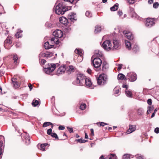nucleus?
Wrapping results in <instances>:
<instances>
[{
  "label": "nucleus",
  "instance_id": "obj_8",
  "mask_svg": "<svg viewBox=\"0 0 159 159\" xmlns=\"http://www.w3.org/2000/svg\"><path fill=\"white\" fill-rule=\"evenodd\" d=\"M102 47L107 51L111 50V43L109 40L105 41L102 44Z\"/></svg>",
  "mask_w": 159,
  "mask_h": 159
},
{
  "label": "nucleus",
  "instance_id": "obj_64",
  "mask_svg": "<svg viewBox=\"0 0 159 159\" xmlns=\"http://www.w3.org/2000/svg\"><path fill=\"white\" fill-rule=\"evenodd\" d=\"M122 87L124 88H125L127 89L128 88V85H122Z\"/></svg>",
  "mask_w": 159,
  "mask_h": 159
},
{
  "label": "nucleus",
  "instance_id": "obj_57",
  "mask_svg": "<svg viewBox=\"0 0 159 159\" xmlns=\"http://www.w3.org/2000/svg\"><path fill=\"white\" fill-rule=\"evenodd\" d=\"M117 13L120 16L123 15V13L121 11H119L117 12Z\"/></svg>",
  "mask_w": 159,
  "mask_h": 159
},
{
  "label": "nucleus",
  "instance_id": "obj_17",
  "mask_svg": "<svg viewBox=\"0 0 159 159\" xmlns=\"http://www.w3.org/2000/svg\"><path fill=\"white\" fill-rule=\"evenodd\" d=\"M123 33L125 34L127 38L129 39L132 40L133 39V36L132 33L128 31H124Z\"/></svg>",
  "mask_w": 159,
  "mask_h": 159
},
{
  "label": "nucleus",
  "instance_id": "obj_6",
  "mask_svg": "<svg viewBox=\"0 0 159 159\" xmlns=\"http://www.w3.org/2000/svg\"><path fill=\"white\" fill-rule=\"evenodd\" d=\"M92 63L93 66L96 68H98L101 66L102 61L99 57H95L93 58L92 60Z\"/></svg>",
  "mask_w": 159,
  "mask_h": 159
},
{
  "label": "nucleus",
  "instance_id": "obj_7",
  "mask_svg": "<svg viewBox=\"0 0 159 159\" xmlns=\"http://www.w3.org/2000/svg\"><path fill=\"white\" fill-rule=\"evenodd\" d=\"M126 78L130 82L135 81L137 79V76L136 74L134 72H129L128 73Z\"/></svg>",
  "mask_w": 159,
  "mask_h": 159
},
{
  "label": "nucleus",
  "instance_id": "obj_41",
  "mask_svg": "<svg viewBox=\"0 0 159 159\" xmlns=\"http://www.w3.org/2000/svg\"><path fill=\"white\" fill-rule=\"evenodd\" d=\"M96 124L99 126H104L105 125H107V124L103 122H98Z\"/></svg>",
  "mask_w": 159,
  "mask_h": 159
},
{
  "label": "nucleus",
  "instance_id": "obj_35",
  "mask_svg": "<svg viewBox=\"0 0 159 159\" xmlns=\"http://www.w3.org/2000/svg\"><path fill=\"white\" fill-rule=\"evenodd\" d=\"M120 88H119V87H116L114 89V91L115 93L116 94H118L120 92Z\"/></svg>",
  "mask_w": 159,
  "mask_h": 159
},
{
  "label": "nucleus",
  "instance_id": "obj_55",
  "mask_svg": "<svg viewBox=\"0 0 159 159\" xmlns=\"http://www.w3.org/2000/svg\"><path fill=\"white\" fill-rule=\"evenodd\" d=\"M90 135L92 136H93L94 135V130L93 129H90Z\"/></svg>",
  "mask_w": 159,
  "mask_h": 159
},
{
  "label": "nucleus",
  "instance_id": "obj_9",
  "mask_svg": "<svg viewBox=\"0 0 159 159\" xmlns=\"http://www.w3.org/2000/svg\"><path fill=\"white\" fill-rule=\"evenodd\" d=\"M155 23V19L153 18H148L145 22V26L148 28L151 27Z\"/></svg>",
  "mask_w": 159,
  "mask_h": 159
},
{
  "label": "nucleus",
  "instance_id": "obj_32",
  "mask_svg": "<svg viewBox=\"0 0 159 159\" xmlns=\"http://www.w3.org/2000/svg\"><path fill=\"white\" fill-rule=\"evenodd\" d=\"M125 44L126 47L129 49H130L131 48V44L130 42L128 41H125Z\"/></svg>",
  "mask_w": 159,
  "mask_h": 159
},
{
  "label": "nucleus",
  "instance_id": "obj_26",
  "mask_svg": "<svg viewBox=\"0 0 159 159\" xmlns=\"http://www.w3.org/2000/svg\"><path fill=\"white\" fill-rule=\"evenodd\" d=\"M117 78L118 80H126L127 79L125 76L122 74H119L118 75Z\"/></svg>",
  "mask_w": 159,
  "mask_h": 159
},
{
  "label": "nucleus",
  "instance_id": "obj_60",
  "mask_svg": "<svg viewBox=\"0 0 159 159\" xmlns=\"http://www.w3.org/2000/svg\"><path fill=\"white\" fill-rule=\"evenodd\" d=\"M106 65L105 64H104V63L102 64V70H106Z\"/></svg>",
  "mask_w": 159,
  "mask_h": 159
},
{
  "label": "nucleus",
  "instance_id": "obj_37",
  "mask_svg": "<svg viewBox=\"0 0 159 159\" xmlns=\"http://www.w3.org/2000/svg\"><path fill=\"white\" fill-rule=\"evenodd\" d=\"M85 15L87 17L90 18L92 16V14L90 11H86Z\"/></svg>",
  "mask_w": 159,
  "mask_h": 159
},
{
  "label": "nucleus",
  "instance_id": "obj_30",
  "mask_svg": "<svg viewBox=\"0 0 159 159\" xmlns=\"http://www.w3.org/2000/svg\"><path fill=\"white\" fill-rule=\"evenodd\" d=\"M75 142L76 143H78L79 142L80 143H85L86 142H87V140H83L81 139H76L75 140Z\"/></svg>",
  "mask_w": 159,
  "mask_h": 159
},
{
  "label": "nucleus",
  "instance_id": "obj_45",
  "mask_svg": "<svg viewBox=\"0 0 159 159\" xmlns=\"http://www.w3.org/2000/svg\"><path fill=\"white\" fill-rule=\"evenodd\" d=\"M116 156L115 154H111L110 156L109 159H116Z\"/></svg>",
  "mask_w": 159,
  "mask_h": 159
},
{
  "label": "nucleus",
  "instance_id": "obj_61",
  "mask_svg": "<svg viewBox=\"0 0 159 159\" xmlns=\"http://www.w3.org/2000/svg\"><path fill=\"white\" fill-rule=\"evenodd\" d=\"M87 72L88 73L90 74L92 73V70L90 68H88L87 70Z\"/></svg>",
  "mask_w": 159,
  "mask_h": 159
},
{
  "label": "nucleus",
  "instance_id": "obj_38",
  "mask_svg": "<svg viewBox=\"0 0 159 159\" xmlns=\"http://www.w3.org/2000/svg\"><path fill=\"white\" fill-rule=\"evenodd\" d=\"M154 107L153 106H151L148 107V110L147 111L148 114H149L151 111H152L154 109Z\"/></svg>",
  "mask_w": 159,
  "mask_h": 159
},
{
  "label": "nucleus",
  "instance_id": "obj_46",
  "mask_svg": "<svg viewBox=\"0 0 159 159\" xmlns=\"http://www.w3.org/2000/svg\"><path fill=\"white\" fill-rule=\"evenodd\" d=\"M46 54L47 58L52 57L53 55V53L52 52H47Z\"/></svg>",
  "mask_w": 159,
  "mask_h": 159
},
{
  "label": "nucleus",
  "instance_id": "obj_24",
  "mask_svg": "<svg viewBox=\"0 0 159 159\" xmlns=\"http://www.w3.org/2000/svg\"><path fill=\"white\" fill-rule=\"evenodd\" d=\"M84 84H85L87 86L89 87H90L92 85V83L90 80L89 79L86 78L85 80V83Z\"/></svg>",
  "mask_w": 159,
  "mask_h": 159
},
{
  "label": "nucleus",
  "instance_id": "obj_36",
  "mask_svg": "<svg viewBox=\"0 0 159 159\" xmlns=\"http://www.w3.org/2000/svg\"><path fill=\"white\" fill-rule=\"evenodd\" d=\"M139 48L137 45H134L133 48L132 50L134 52L136 53L138 50Z\"/></svg>",
  "mask_w": 159,
  "mask_h": 159
},
{
  "label": "nucleus",
  "instance_id": "obj_31",
  "mask_svg": "<svg viewBox=\"0 0 159 159\" xmlns=\"http://www.w3.org/2000/svg\"><path fill=\"white\" fill-rule=\"evenodd\" d=\"M118 8V6L117 4L114 5L112 7H111L110 8L111 10L112 11H115L117 10Z\"/></svg>",
  "mask_w": 159,
  "mask_h": 159
},
{
  "label": "nucleus",
  "instance_id": "obj_49",
  "mask_svg": "<svg viewBox=\"0 0 159 159\" xmlns=\"http://www.w3.org/2000/svg\"><path fill=\"white\" fill-rule=\"evenodd\" d=\"M67 129L68 130L70 133L73 132V129L72 128H70L69 127H67Z\"/></svg>",
  "mask_w": 159,
  "mask_h": 159
},
{
  "label": "nucleus",
  "instance_id": "obj_43",
  "mask_svg": "<svg viewBox=\"0 0 159 159\" xmlns=\"http://www.w3.org/2000/svg\"><path fill=\"white\" fill-rule=\"evenodd\" d=\"M51 136L55 138L56 139H57L58 140L59 139L57 135V134L55 133H52L51 135Z\"/></svg>",
  "mask_w": 159,
  "mask_h": 159
},
{
  "label": "nucleus",
  "instance_id": "obj_51",
  "mask_svg": "<svg viewBox=\"0 0 159 159\" xmlns=\"http://www.w3.org/2000/svg\"><path fill=\"white\" fill-rule=\"evenodd\" d=\"M159 6V4L158 2H155L153 3V7L154 8H157Z\"/></svg>",
  "mask_w": 159,
  "mask_h": 159
},
{
  "label": "nucleus",
  "instance_id": "obj_28",
  "mask_svg": "<svg viewBox=\"0 0 159 159\" xmlns=\"http://www.w3.org/2000/svg\"><path fill=\"white\" fill-rule=\"evenodd\" d=\"M101 30V29L100 26H96L95 27V29L94 31V32L95 34H97L98 33L100 32Z\"/></svg>",
  "mask_w": 159,
  "mask_h": 159
},
{
  "label": "nucleus",
  "instance_id": "obj_16",
  "mask_svg": "<svg viewBox=\"0 0 159 159\" xmlns=\"http://www.w3.org/2000/svg\"><path fill=\"white\" fill-rule=\"evenodd\" d=\"M74 53L78 55V58H81L80 59L81 61L83 59V54L82 51L78 49H76Z\"/></svg>",
  "mask_w": 159,
  "mask_h": 159
},
{
  "label": "nucleus",
  "instance_id": "obj_15",
  "mask_svg": "<svg viewBox=\"0 0 159 159\" xmlns=\"http://www.w3.org/2000/svg\"><path fill=\"white\" fill-rule=\"evenodd\" d=\"M66 72L68 74H70L72 72H74L76 70L75 67L72 65H70L66 67Z\"/></svg>",
  "mask_w": 159,
  "mask_h": 159
},
{
  "label": "nucleus",
  "instance_id": "obj_2",
  "mask_svg": "<svg viewBox=\"0 0 159 159\" xmlns=\"http://www.w3.org/2000/svg\"><path fill=\"white\" fill-rule=\"evenodd\" d=\"M60 42L57 39L52 38L49 40V42H47L44 44V47L46 49H49L52 48L54 44H58Z\"/></svg>",
  "mask_w": 159,
  "mask_h": 159
},
{
  "label": "nucleus",
  "instance_id": "obj_39",
  "mask_svg": "<svg viewBox=\"0 0 159 159\" xmlns=\"http://www.w3.org/2000/svg\"><path fill=\"white\" fill-rule=\"evenodd\" d=\"M52 124L50 122H46L43 124V127H46L48 125H52Z\"/></svg>",
  "mask_w": 159,
  "mask_h": 159
},
{
  "label": "nucleus",
  "instance_id": "obj_11",
  "mask_svg": "<svg viewBox=\"0 0 159 159\" xmlns=\"http://www.w3.org/2000/svg\"><path fill=\"white\" fill-rule=\"evenodd\" d=\"M49 66L44 69L45 72L47 74H49L53 71L56 68V65L54 64H51Z\"/></svg>",
  "mask_w": 159,
  "mask_h": 159
},
{
  "label": "nucleus",
  "instance_id": "obj_44",
  "mask_svg": "<svg viewBox=\"0 0 159 159\" xmlns=\"http://www.w3.org/2000/svg\"><path fill=\"white\" fill-rule=\"evenodd\" d=\"M39 56L41 57H47V54L45 53H41L39 55Z\"/></svg>",
  "mask_w": 159,
  "mask_h": 159
},
{
  "label": "nucleus",
  "instance_id": "obj_3",
  "mask_svg": "<svg viewBox=\"0 0 159 159\" xmlns=\"http://www.w3.org/2000/svg\"><path fill=\"white\" fill-rule=\"evenodd\" d=\"M85 77L82 74H78L76 75V83L79 85L83 86L85 83Z\"/></svg>",
  "mask_w": 159,
  "mask_h": 159
},
{
  "label": "nucleus",
  "instance_id": "obj_20",
  "mask_svg": "<svg viewBox=\"0 0 159 159\" xmlns=\"http://www.w3.org/2000/svg\"><path fill=\"white\" fill-rule=\"evenodd\" d=\"M12 85L16 88H18L20 86V84L18 81L17 79L15 78H13L11 79Z\"/></svg>",
  "mask_w": 159,
  "mask_h": 159
},
{
  "label": "nucleus",
  "instance_id": "obj_22",
  "mask_svg": "<svg viewBox=\"0 0 159 159\" xmlns=\"http://www.w3.org/2000/svg\"><path fill=\"white\" fill-rule=\"evenodd\" d=\"M103 55L101 52L96 50L95 52L94 55L92 57L91 60H92L94 57H102Z\"/></svg>",
  "mask_w": 159,
  "mask_h": 159
},
{
  "label": "nucleus",
  "instance_id": "obj_25",
  "mask_svg": "<svg viewBox=\"0 0 159 159\" xmlns=\"http://www.w3.org/2000/svg\"><path fill=\"white\" fill-rule=\"evenodd\" d=\"M23 31L21 30H18V31L16 34L15 36L17 38H19L22 36L21 33H22Z\"/></svg>",
  "mask_w": 159,
  "mask_h": 159
},
{
  "label": "nucleus",
  "instance_id": "obj_40",
  "mask_svg": "<svg viewBox=\"0 0 159 159\" xmlns=\"http://www.w3.org/2000/svg\"><path fill=\"white\" fill-rule=\"evenodd\" d=\"M47 144L46 143H44L43 144H41L40 145V149L44 151L45 150V148L46 147V146L47 145Z\"/></svg>",
  "mask_w": 159,
  "mask_h": 159
},
{
  "label": "nucleus",
  "instance_id": "obj_58",
  "mask_svg": "<svg viewBox=\"0 0 159 159\" xmlns=\"http://www.w3.org/2000/svg\"><path fill=\"white\" fill-rule=\"evenodd\" d=\"M46 61L44 59H42L41 60V62L43 65H44L46 63Z\"/></svg>",
  "mask_w": 159,
  "mask_h": 159
},
{
  "label": "nucleus",
  "instance_id": "obj_19",
  "mask_svg": "<svg viewBox=\"0 0 159 159\" xmlns=\"http://www.w3.org/2000/svg\"><path fill=\"white\" fill-rule=\"evenodd\" d=\"M59 20L61 23L65 25H66L68 22V19L63 16L59 18Z\"/></svg>",
  "mask_w": 159,
  "mask_h": 159
},
{
  "label": "nucleus",
  "instance_id": "obj_47",
  "mask_svg": "<svg viewBox=\"0 0 159 159\" xmlns=\"http://www.w3.org/2000/svg\"><path fill=\"white\" fill-rule=\"evenodd\" d=\"M136 157L137 159H143V156L139 154L136 155Z\"/></svg>",
  "mask_w": 159,
  "mask_h": 159
},
{
  "label": "nucleus",
  "instance_id": "obj_4",
  "mask_svg": "<svg viewBox=\"0 0 159 159\" xmlns=\"http://www.w3.org/2000/svg\"><path fill=\"white\" fill-rule=\"evenodd\" d=\"M107 79V76L106 74H101L97 79V83L99 85H103L106 83Z\"/></svg>",
  "mask_w": 159,
  "mask_h": 159
},
{
  "label": "nucleus",
  "instance_id": "obj_33",
  "mask_svg": "<svg viewBox=\"0 0 159 159\" xmlns=\"http://www.w3.org/2000/svg\"><path fill=\"white\" fill-rule=\"evenodd\" d=\"M131 157H132V155L130 154H125L123 156V159H129Z\"/></svg>",
  "mask_w": 159,
  "mask_h": 159
},
{
  "label": "nucleus",
  "instance_id": "obj_56",
  "mask_svg": "<svg viewBox=\"0 0 159 159\" xmlns=\"http://www.w3.org/2000/svg\"><path fill=\"white\" fill-rule=\"evenodd\" d=\"M154 131L156 133H159V128L158 127L156 128L155 129Z\"/></svg>",
  "mask_w": 159,
  "mask_h": 159
},
{
  "label": "nucleus",
  "instance_id": "obj_23",
  "mask_svg": "<svg viewBox=\"0 0 159 159\" xmlns=\"http://www.w3.org/2000/svg\"><path fill=\"white\" fill-rule=\"evenodd\" d=\"M113 43L114 45L112 48H111V50H114L115 49H117L118 48L119 46V42L118 41L116 40H114L113 41Z\"/></svg>",
  "mask_w": 159,
  "mask_h": 159
},
{
  "label": "nucleus",
  "instance_id": "obj_59",
  "mask_svg": "<svg viewBox=\"0 0 159 159\" xmlns=\"http://www.w3.org/2000/svg\"><path fill=\"white\" fill-rule=\"evenodd\" d=\"M28 86L30 88V90L31 91L33 88L32 85L30 83H29L28 84Z\"/></svg>",
  "mask_w": 159,
  "mask_h": 159
},
{
  "label": "nucleus",
  "instance_id": "obj_18",
  "mask_svg": "<svg viewBox=\"0 0 159 159\" xmlns=\"http://www.w3.org/2000/svg\"><path fill=\"white\" fill-rule=\"evenodd\" d=\"M136 129V126L135 125H129V128L127 131L128 134H130L134 131Z\"/></svg>",
  "mask_w": 159,
  "mask_h": 159
},
{
  "label": "nucleus",
  "instance_id": "obj_48",
  "mask_svg": "<svg viewBox=\"0 0 159 159\" xmlns=\"http://www.w3.org/2000/svg\"><path fill=\"white\" fill-rule=\"evenodd\" d=\"M52 129H49L47 130V134L49 135H51L52 134Z\"/></svg>",
  "mask_w": 159,
  "mask_h": 159
},
{
  "label": "nucleus",
  "instance_id": "obj_1",
  "mask_svg": "<svg viewBox=\"0 0 159 159\" xmlns=\"http://www.w3.org/2000/svg\"><path fill=\"white\" fill-rule=\"evenodd\" d=\"M71 9L69 6H63L61 4L59 3L53 8L56 13L58 15H63L65 12Z\"/></svg>",
  "mask_w": 159,
  "mask_h": 159
},
{
  "label": "nucleus",
  "instance_id": "obj_12",
  "mask_svg": "<svg viewBox=\"0 0 159 159\" xmlns=\"http://www.w3.org/2000/svg\"><path fill=\"white\" fill-rule=\"evenodd\" d=\"M62 31L59 30H56L53 33V35L55 37H54L55 39H57L59 40L58 38H61L63 36Z\"/></svg>",
  "mask_w": 159,
  "mask_h": 159
},
{
  "label": "nucleus",
  "instance_id": "obj_50",
  "mask_svg": "<svg viewBox=\"0 0 159 159\" xmlns=\"http://www.w3.org/2000/svg\"><path fill=\"white\" fill-rule=\"evenodd\" d=\"M3 138L1 139L0 138V147L1 146H4L3 145Z\"/></svg>",
  "mask_w": 159,
  "mask_h": 159
},
{
  "label": "nucleus",
  "instance_id": "obj_63",
  "mask_svg": "<svg viewBox=\"0 0 159 159\" xmlns=\"http://www.w3.org/2000/svg\"><path fill=\"white\" fill-rule=\"evenodd\" d=\"M153 0H148V2L149 4H151L153 2Z\"/></svg>",
  "mask_w": 159,
  "mask_h": 159
},
{
  "label": "nucleus",
  "instance_id": "obj_34",
  "mask_svg": "<svg viewBox=\"0 0 159 159\" xmlns=\"http://www.w3.org/2000/svg\"><path fill=\"white\" fill-rule=\"evenodd\" d=\"M86 107V105L84 103H82L80 107V109L81 110L85 109Z\"/></svg>",
  "mask_w": 159,
  "mask_h": 159
},
{
  "label": "nucleus",
  "instance_id": "obj_54",
  "mask_svg": "<svg viewBox=\"0 0 159 159\" xmlns=\"http://www.w3.org/2000/svg\"><path fill=\"white\" fill-rule=\"evenodd\" d=\"M59 130H63L65 129V127L62 125H60L58 127Z\"/></svg>",
  "mask_w": 159,
  "mask_h": 159
},
{
  "label": "nucleus",
  "instance_id": "obj_42",
  "mask_svg": "<svg viewBox=\"0 0 159 159\" xmlns=\"http://www.w3.org/2000/svg\"><path fill=\"white\" fill-rule=\"evenodd\" d=\"M137 113L139 115H141L143 113V111L141 108H139L137 110Z\"/></svg>",
  "mask_w": 159,
  "mask_h": 159
},
{
  "label": "nucleus",
  "instance_id": "obj_21",
  "mask_svg": "<svg viewBox=\"0 0 159 159\" xmlns=\"http://www.w3.org/2000/svg\"><path fill=\"white\" fill-rule=\"evenodd\" d=\"M22 139L25 141L26 145H28L30 143V137L27 134H26L25 136H23Z\"/></svg>",
  "mask_w": 159,
  "mask_h": 159
},
{
  "label": "nucleus",
  "instance_id": "obj_14",
  "mask_svg": "<svg viewBox=\"0 0 159 159\" xmlns=\"http://www.w3.org/2000/svg\"><path fill=\"white\" fill-rule=\"evenodd\" d=\"M65 66L63 65L60 66L57 69V74L59 75L60 74H62L64 73L65 71H66Z\"/></svg>",
  "mask_w": 159,
  "mask_h": 159
},
{
  "label": "nucleus",
  "instance_id": "obj_29",
  "mask_svg": "<svg viewBox=\"0 0 159 159\" xmlns=\"http://www.w3.org/2000/svg\"><path fill=\"white\" fill-rule=\"evenodd\" d=\"M32 104L33 106L36 107L38 105H40V102L36 100H34L32 102Z\"/></svg>",
  "mask_w": 159,
  "mask_h": 159
},
{
  "label": "nucleus",
  "instance_id": "obj_5",
  "mask_svg": "<svg viewBox=\"0 0 159 159\" xmlns=\"http://www.w3.org/2000/svg\"><path fill=\"white\" fill-rule=\"evenodd\" d=\"M13 38L11 36L8 35L4 43V47L7 49H9L12 46Z\"/></svg>",
  "mask_w": 159,
  "mask_h": 159
},
{
  "label": "nucleus",
  "instance_id": "obj_13",
  "mask_svg": "<svg viewBox=\"0 0 159 159\" xmlns=\"http://www.w3.org/2000/svg\"><path fill=\"white\" fill-rule=\"evenodd\" d=\"M68 18L71 21L73 22L76 21L77 19L76 14L73 12L70 13L68 15Z\"/></svg>",
  "mask_w": 159,
  "mask_h": 159
},
{
  "label": "nucleus",
  "instance_id": "obj_53",
  "mask_svg": "<svg viewBox=\"0 0 159 159\" xmlns=\"http://www.w3.org/2000/svg\"><path fill=\"white\" fill-rule=\"evenodd\" d=\"M147 103L148 104L151 105L152 103V100L151 99H149L147 101Z\"/></svg>",
  "mask_w": 159,
  "mask_h": 159
},
{
  "label": "nucleus",
  "instance_id": "obj_27",
  "mask_svg": "<svg viewBox=\"0 0 159 159\" xmlns=\"http://www.w3.org/2000/svg\"><path fill=\"white\" fill-rule=\"evenodd\" d=\"M125 93L126 96L127 97L130 98L132 97V93L131 91L128 90L127 89H126L125 91Z\"/></svg>",
  "mask_w": 159,
  "mask_h": 159
},
{
  "label": "nucleus",
  "instance_id": "obj_10",
  "mask_svg": "<svg viewBox=\"0 0 159 159\" xmlns=\"http://www.w3.org/2000/svg\"><path fill=\"white\" fill-rule=\"evenodd\" d=\"M12 60L13 61L14 66L12 67V68H15L19 64L20 62L18 56L16 54H13L11 55Z\"/></svg>",
  "mask_w": 159,
  "mask_h": 159
},
{
  "label": "nucleus",
  "instance_id": "obj_52",
  "mask_svg": "<svg viewBox=\"0 0 159 159\" xmlns=\"http://www.w3.org/2000/svg\"><path fill=\"white\" fill-rule=\"evenodd\" d=\"M136 0H127L130 4H133L135 3Z\"/></svg>",
  "mask_w": 159,
  "mask_h": 159
},
{
  "label": "nucleus",
  "instance_id": "obj_62",
  "mask_svg": "<svg viewBox=\"0 0 159 159\" xmlns=\"http://www.w3.org/2000/svg\"><path fill=\"white\" fill-rule=\"evenodd\" d=\"M64 0L65 1H67V2H69L71 3H72L74 1V0Z\"/></svg>",
  "mask_w": 159,
  "mask_h": 159
}]
</instances>
